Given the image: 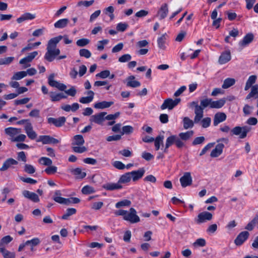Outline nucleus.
<instances>
[{
    "mask_svg": "<svg viewBox=\"0 0 258 258\" xmlns=\"http://www.w3.org/2000/svg\"><path fill=\"white\" fill-rule=\"evenodd\" d=\"M212 99L211 98H205L203 100H201L200 101V107L202 109V111L204 112V109L207 107H209L211 108Z\"/></svg>",
    "mask_w": 258,
    "mask_h": 258,
    "instance_id": "nucleus-40",
    "label": "nucleus"
},
{
    "mask_svg": "<svg viewBox=\"0 0 258 258\" xmlns=\"http://www.w3.org/2000/svg\"><path fill=\"white\" fill-rule=\"evenodd\" d=\"M254 39V35L251 33L247 34L243 39L239 42V45L241 47H245L250 44Z\"/></svg>",
    "mask_w": 258,
    "mask_h": 258,
    "instance_id": "nucleus-19",
    "label": "nucleus"
},
{
    "mask_svg": "<svg viewBox=\"0 0 258 258\" xmlns=\"http://www.w3.org/2000/svg\"><path fill=\"white\" fill-rule=\"evenodd\" d=\"M77 212V210L75 208H68L67 209L66 213L63 215L61 217L62 219L68 220L69 217L74 214H75Z\"/></svg>",
    "mask_w": 258,
    "mask_h": 258,
    "instance_id": "nucleus-42",
    "label": "nucleus"
},
{
    "mask_svg": "<svg viewBox=\"0 0 258 258\" xmlns=\"http://www.w3.org/2000/svg\"><path fill=\"white\" fill-rule=\"evenodd\" d=\"M85 143V140L82 135H77L73 137L72 145L73 146H82Z\"/></svg>",
    "mask_w": 258,
    "mask_h": 258,
    "instance_id": "nucleus-29",
    "label": "nucleus"
},
{
    "mask_svg": "<svg viewBox=\"0 0 258 258\" xmlns=\"http://www.w3.org/2000/svg\"><path fill=\"white\" fill-rule=\"evenodd\" d=\"M79 54L81 56L85 57L86 58H88L91 57V52L87 49H81L79 50Z\"/></svg>",
    "mask_w": 258,
    "mask_h": 258,
    "instance_id": "nucleus-53",
    "label": "nucleus"
},
{
    "mask_svg": "<svg viewBox=\"0 0 258 258\" xmlns=\"http://www.w3.org/2000/svg\"><path fill=\"white\" fill-rule=\"evenodd\" d=\"M14 60V57L10 56L0 59V65H9Z\"/></svg>",
    "mask_w": 258,
    "mask_h": 258,
    "instance_id": "nucleus-46",
    "label": "nucleus"
},
{
    "mask_svg": "<svg viewBox=\"0 0 258 258\" xmlns=\"http://www.w3.org/2000/svg\"><path fill=\"white\" fill-rule=\"evenodd\" d=\"M132 58V56L129 54H123L118 58V61L120 62H125L130 61Z\"/></svg>",
    "mask_w": 258,
    "mask_h": 258,
    "instance_id": "nucleus-64",
    "label": "nucleus"
},
{
    "mask_svg": "<svg viewBox=\"0 0 258 258\" xmlns=\"http://www.w3.org/2000/svg\"><path fill=\"white\" fill-rule=\"evenodd\" d=\"M36 141L37 142H41L43 144H56L59 143L58 140L47 135L40 136Z\"/></svg>",
    "mask_w": 258,
    "mask_h": 258,
    "instance_id": "nucleus-9",
    "label": "nucleus"
},
{
    "mask_svg": "<svg viewBox=\"0 0 258 258\" xmlns=\"http://www.w3.org/2000/svg\"><path fill=\"white\" fill-rule=\"evenodd\" d=\"M168 11V5L164 4L158 11L157 16L159 17L160 20L163 19L167 16Z\"/></svg>",
    "mask_w": 258,
    "mask_h": 258,
    "instance_id": "nucleus-24",
    "label": "nucleus"
},
{
    "mask_svg": "<svg viewBox=\"0 0 258 258\" xmlns=\"http://www.w3.org/2000/svg\"><path fill=\"white\" fill-rule=\"evenodd\" d=\"M40 243V240L38 238H34L31 240H27L25 242V245H30V247H34L38 245Z\"/></svg>",
    "mask_w": 258,
    "mask_h": 258,
    "instance_id": "nucleus-44",
    "label": "nucleus"
},
{
    "mask_svg": "<svg viewBox=\"0 0 258 258\" xmlns=\"http://www.w3.org/2000/svg\"><path fill=\"white\" fill-rule=\"evenodd\" d=\"M251 98H258V84L254 85L251 87V91L247 95L246 99H249Z\"/></svg>",
    "mask_w": 258,
    "mask_h": 258,
    "instance_id": "nucleus-30",
    "label": "nucleus"
},
{
    "mask_svg": "<svg viewBox=\"0 0 258 258\" xmlns=\"http://www.w3.org/2000/svg\"><path fill=\"white\" fill-rule=\"evenodd\" d=\"M5 132L6 134L14 138V136L21 132V129L10 127L5 128Z\"/></svg>",
    "mask_w": 258,
    "mask_h": 258,
    "instance_id": "nucleus-36",
    "label": "nucleus"
},
{
    "mask_svg": "<svg viewBox=\"0 0 258 258\" xmlns=\"http://www.w3.org/2000/svg\"><path fill=\"white\" fill-rule=\"evenodd\" d=\"M195 121H192L188 117H184L183 118V127L187 130L189 128H192L194 125Z\"/></svg>",
    "mask_w": 258,
    "mask_h": 258,
    "instance_id": "nucleus-38",
    "label": "nucleus"
},
{
    "mask_svg": "<svg viewBox=\"0 0 258 258\" xmlns=\"http://www.w3.org/2000/svg\"><path fill=\"white\" fill-rule=\"evenodd\" d=\"M54 201L60 204H63L66 205H69L72 203V200H71V198H64L61 197H57L54 198Z\"/></svg>",
    "mask_w": 258,
    "mask_h": 258,
    "instance_id": "nucleus-39",
    "label": "nucleus"
},
{
    "mask_svg": "<svg viewBox=\"0 0 258 258\" xmlns=\"http://www.w3.org/2000/svg\"><path fill=\"white\" fill-rule=\"evenodd\" d=\"M109 42L108 39H104L103 40L99 41L97 43V49L99 51L103 50L104 45L107 44Z\"/></svg>",
    "mask_w": 258,
    "mask_h": 258,
    "instance_id": "nucleus-62",
    "label": "nucleus"
},
{
    "mask_svg": "<svg viewBox=\"0 0 258 258\" xmlns=\"http://www.w3.org/2000/svg\"><path fill=\"white\" fill-rule=\"evenodd\" d=\"M25 132L28 137L31 140H34L37 137V134L33 130V127L30 122H28L25 126Z\"/></svg>",
    "mask_w": 258,
    "mask_h": 258,
    "instance_id": "nucleus-16",
    "label": "nucleus"
},
{
    "mask_svg": "<svg viewBox=\"0 0 258 258\" xmlns=\"http://www.w3.org/2000/svg\"><path fill=\"white\" fill-rule=\"evenodd\" d=\"M26 136L24 134H21L15 138H12L11 140L12 142H23L25 140Z\"/></svg>",
    "mask_w": 258,
    "mask_h": 258,
    "instance_id": "nucleus-63",
    "label": "nucleus"
},
{
    "mask_svg": "<svg viewBox=\"0 0 258 258\" xmlns=\"http://www.w3.org/2000/svg\"><path fill=\"white\" fill-rule=\"evenodd\" d=\"M48 123L52 124L56 127H59L63 126L66 121V118L64 116H61L57 118L49 117L47 119Z\"/></svg>",
    "mask_w": 258,
    "mask_h": 258,
    "instance_id": "nucleus-11",
    "label": "nucleus"
},
{
    "mask_svg": "<svg viewBox=\"0 0 258 258\" xmlns=\"http://www.w3.org/2000/svg\"><path fill=\"white\" fill-rule=\"evenodd\" d=\"M164 137L163 135H159L154 139V145L155 150L158 151L160 148V145L163 147V140Z\"/></svg>",
    "mask_w": 258,
    "mask_h": 258,
    "instance_id": "nucleus-33",
    "label": "nucleus"
},
{
    "mask_svg": "<svg viewBox=\"0 0 258 258\" xmlns=\"http://www.w3.org/2000/svg\"><path fill=\"white\" fill-rule=\"evenodd\" d=\"M194 135L193 131H187L185 133H180L178 135V137L181 141H187L190 139Z\"/></svg>",
    "mask_w": 258,
    "mask_h": 258,
    "instance_id": "nucleus-37",
    "label": "nucleus"
},
{
    "mask_svg": "<svg viewBox=\"0 0 258 258\" xmlns=\"http://www.w3.org/2000/svg\"><path fill=\"white\" fill-rule=\"evenodd\" d=\"M206 240L203 238H198L193 243L194 246L203 247L206 245Z\"/></svg>",
    "mask_w": 258,
    "mask_h": 258,
    "instance_id": "nucleus-61",
    "label": "nucleus"
},
{
    "mask_svg": "<svg viewBox=\"0 0 258 258\" xmlns=\"http://www.w3.org/2000/svg\"><path fill=\"white\" fill-rule=\"evenodd\" d=\"M38 52L35 51L31 53H30L28 55L21 59L19 63L21 64H24L26 63L30 62L37 55Z\"/></svg>",
    "mask_w": 258,
    "mask_h": 258,
    "instance_id": "nucleus-25",
    "label": "nucleus"
},
{
    "mask_svg": "<svg viewBox=\"0 0 258 258\" xmlns=\"http://www.w3.org/2000/svg\"><path fill=\"white\" fill-rule=\"evenodd\" d=\"M212 218L213 215L211 213L205 211L199 214L195 220L197 224H201L207 221H210Z\"/></svg>",
    "mask_w": 258,
    "mask_h": 258,
    "instance_id": "nucleus-8",
    "label": "nucleus"
},
{
    "mask_svg": "<svg viewBox=\"0 0 258 258\" xmlns=\"http://www.w3.org/2000/svg\"><path fill=\"white\" fill-rule=\"evenodd\" d=\"M134 128L131 125L123 126L122 128V132H121V135H129L133 132Z\"/></svg>",
    "mask_w": 258,
    "mask_h": 258,
    "instance_id": "nucleus-48",
    "label": "nucleus"
},
{
    "mask_svg": "<svg viewBox=\"0 0 258 258\" xmlns=\"http://www.w3.org/2000/svg\"><path fill=\"white\" fill-rule=\"evenodd\" d=\"M107 114L106 112H101L90 117V121L99 125H103L105 120V116Z\"/></svg>",
    "mask_w": 258,
    "mask_h": 258,
    "instance_id": "nucleus-7",
    "label": "nucleus"
},
{
    "mask_svg": "<svg viewBox=\"0 0 258 258\" xmlns=\"http://www.w3.org/2000/svg\"><path fill=\"white\" fill-rule=\"evenodd\" d=\"M231 52L229 50L223 52L219 58V63L221 64H225L231 60Z\"/></svg>",
    "mask_w": 258,
    "mask_h": 258,
    "instance_id": "nucleus-14",
    "label": "nucleus"
},
{
    "mask_svg": "<svg viewBox=\"0 0 258 258\" xmlns=\"http://www.w3.org/2000/svg\"><path fill=\"white\" fill-rule=\"evenodd\" d=\"M131 204V202L127 200H124L117 202L115 204V207L116 208H119L121 207L129 206Z\"/></svg>",
    "mask_w": 258,
    "mask_h": 258,
    "instance_id": "nucleus-51",
    "label": "nucleus"
},
{
    "mask_svg": "<svg viewBox=\"0 0 258 258\" xmlns=\"http://www.w3.org/2000/svg\"><path fill=\"white\" fill-rule=\"evenodd\" d=\"M12 240L13 238L10 235L4 236L0 241V247L2 246L4 244L9 243Z\"/></svg>",
    "mask_w": 258,
    "mask_h": 258,
    "instance_id": "nucleus-54",
    "label": "nucleus"
},
{
    "mask_svg": "<svg viewBox=\"0 0 258 258\" xmlns=\"http://www.w3.org/2000/svg\"><path fill=\"white\" fill-rule=\"evenodd\" d=\"M226 119V115L223 112H218L215 114L213 124L217 126L219 123L225 121Z\"/></svg>",
    "mask_w": 258,
    "mask_h": 258,
    "instance_id": "nucleus-22",
    "label": "nucleus"
},
{
    "mask_svg": "<svg viewBox=\"0 0 258 258\" xmlns=\"http://www.w3.org/2000/svg\"><path fill=\"white\" fill-rule=\"evenodd\" d=\"M82 192L83 194L87 195L94 193L95 190L92 186L86 185L82 188Z\"/></svg>",
    "mask_w": 258,
    "mask_h": 258,
    "instance_id": "nucleus-52",
    "label": "nucleus"
},
{
    "mask_svg": "<svg viewBox=\"0 0 258 258\" xmlns=\"http://www.w3.org/2000/svg\"><path fill=\"white\" fill-rule=\"evenodd\" d=\"M226 100L222 98L217 101H213L212 99L211 108H221L225 104Z\"/></svg>",
    "mask_w": 258,
    "mask_h": 258,
    "instance_id": "nucleus-32",
    "label": "nucleus"
},
{
    "mask_svg": "<svg viewBox=\"0 0 258 258\" xmlns=\"http://www.w3.org/2000/svg\"><path fill=\"white\" fill-rule=\"evenodd\" d=\"M165 34H163L161 37H159L157 40L158 47L164 49L165 48Z\"/></svg>",
    "mask_w": 258,
    "mask_h": 258,
    "instance_id": "nucleus-49",
    "label": "nucleus"
},
{
    "mask_svg": "<svg viewBox=\"0 0 258 258\" xmlns=\"http://www.w3.org/2000/svg\"><path fill=\"white\" fill-rule=\"evenodd\" d=\"M133 181H136L141 179L145 173L144 168H140L137 170L130 172Z\"/></svg>",
    "mask_w": 258,
    "mask_h": 258,
    "instance_id": "nucleus-13",
    "label": "nucleus"
},
{
    "mask_svg": "<svg viewBox=\"0 0 258 258\" xmlns=\"http://www.w3.org/2000/svg\"><path fill=\"white\" fill-rule=\"evenodd\" d=\"M35 17L36 16L35 14H32L30 13H26L23 14L20 17L18 18L17 19V22L18 23H21L26 20H33L35 19Z\"/></svg>",
    "mask_w": 258,
    "mask_h": 258,
    "instance_id": "nucleus-28",
    "label": "nucleus"
},
{
    "mask_svg": "<svg viewBox=\"0 0 258 258\" xmlns=\"http://www.w3.org/2000/svg\"><path fill=\"white\" fill-rule=\"evenodd\" d=\"M251 130V127L247 125L234 127L231 130V135L239 136L240 139H243L246 137L247 133Z\"/></svg>",
    "mask_w": 258,
    "mask_h": 258,
    "instance_id": "nucleus-2",
    "label": "nucleus"
},
{
    "mask_svg": "<svg viewBox=\"0 0 258 258\" xmlns=\"http://www.w3.org/2000/svg\"><path fill=\"white\" fill-rule=\"evenodd\" d=\"M224 147V145L222 143H219L218 144L215 148L213 149L210 154V156L212 157H217L219 156H220L222 152L223 149Z\"/></svg>",
    "mask_w": 258,
    "mask_h": 258,
    "instance_id": "nucleus-21",
    "label": "nucleus"
},
{
    "mask_svg": "<svg viewBox=\"0 0 258 258\" xmlns=\"http://www.w3.org/2000/svg\"><path fill=\"white\" fill-rule=\"evenodd\" d=\"M110 75V73L109 70H104L96 74V77L101 79H106Z\"/></svg>",
    "mask_w": 258,
    "mask_h": 258,
    "instance_id": "nucleus-56",
    "label": "nucleus"
},
{
    "mask_svg": "<svg viewBox=\"0 0 258 258\" xmlns=\"http://www.w3.org/2000/svg\"><path fill=\"white\" fill-rule=\"evenodd\" d=\"M201 120L202 126L204 128H207L211 124V119L210 117H207Z\"/></svg>",
    "mask_w": 258,
    "mask_h": 258,
    "instance_id": "nucleus-59",
    "label": "nucleus"
},
{
    "mask_svg": "<svg viewBox=\"0 0 258 258\" xmlns=\"http://www.w3.org/2000/svg\"><path fill=\"white\" fill-rule=\"evenodd\" d=\"M235 83V80L234 79L229 78H227L224 81L222 87L223 89H227L233 86Z\"/></svg>",
    "mask_w": 258,
    "mask_h": 258,
    "instance_id": "nucleus-41",
    "label": "nucleus"
},
{
    "mask_svg": "<svg viewBox=\"0 0 258 258\" xmlns=\"http://www.w3.org/2000/svg\"><path fill=\"white\" fill-rule=\"evenodd\" d=\"M165 144L167 147H170L175 144L177 148H181L184 146V143L181 141L179 138L176 135H171L166 140Z\"/></svg>",
    "mask_w": 258,
    "mask_h": 258,
    "instance_id": "nucleus-3",
    "label": "nucleus"
},
{
    "mask_svg": "<svg viewBox=\"0 0 258 258\" xmlns=\"http://www.w3.org/2000/svg\"><path fill=\"white\" fill-rule=\"evenodd\" d=\"M72 149L75 152L78 153H82L87 151V148L85 147L81 146H73Z\"/></svg>",
    "mask_w": 258,
    "mask_h": 258,
    "instance_id": "nucleus-58",
    "label": "nucleus"
},
{
    "mask_svg": "<svg viewBox=\"0 0 258 258\" xmlns=\"http://www.w3.org/2000/svg\"><path fill=\"white\" fill-rule=\"evenodd\" d=\"M23 196L32 201L33 202L37 203L39 202V198L38 196L35 192H31L29 190H24L22 192Z\"/></svg>",
    "mask_w": 258,
    "mask_h": 258,
    "instance_id": "nucleus-15",
    "label": "nucleus"
},
{
    "mask_svg": "<svg viewBox=\"0 0 258 258\" xmlns=\"http://www.w3.org/2000/svg\"><path fill=\"white\" fill-rule=\"evenodd\" d=\"M0 252L2 253L4 258H15V254L14 252H10L5 248L0 247Z\"/></svg>",
    "mask_w": 258,
    "mask_h": 258,
    "instance_id": "nucleus-43",
    "label": "nucleus"
},
{
    "mask_svg": "<svg viewBox=\"0 0 258 258\" xmlns=\"http://www.w3.org/2000/svg\"><path fill=\"white\" fill-rule=\"evenodd\" d=\"M135 79V76H130L126 79L127 83L126 86L133 88H136L140 86L141 83L138 81L134 80Z\"/></svg>",
    "mask_w": 258,
    "mask_h": 258,
    "instance_id": "nucleus-26",
    "label": "nucleus"
},
{
    "mask_svg": "<svg viewBox=\"0 0 258 258\" xmlns=\"http://www.w3.org/2000/svg\"><path fill=\"white\" fill-rule=\"evenodd\" d=\"M113 104V101H103L95 103L94 105V107L96 109H103L110 107Z\"/></svg>",
    "mask_w": 258,
    "mask_h": 258,
    "instance_id": "nucleus-23",
    "label": "nucleus"
},
{
    "mask_svg": "<svg viewBox=\"0 0 258 258\" xmlns=\"http://www.w3.org/2000/svg\"><path fill=\"white\" fill-rule=\"evenodd\" d=\"M18 164V161L15 160V159L12 158H8L4 162L3 166L0 168V171H6L12 165H17Z\"/></svg>",
    "mask_w": 258,
    "mask_h": 258,
    "instance_id": "nucleus-18",
    "label": "nucleus"
},
{
    "mask_svg": "<svg viewBox=\"0 0 258 258\" xmlns=\"http://www.w3.org/2000/svg\"><path fill=\"white\" fill-rule=\"evenodd\" d=\"M69 20L67 18L60 19L54 24L55 28L62 29L66 27L69 24Z\"/></svg>",
    "mask_w": 258,
    "mask_h": 258,
    "instance_id": "nucleus-31",
    "label": "nucleus"
},
{
    "mask_svg": "<svg viewBox=\"0 0 258 258\" xmlns=\"http://www.w3.org/2000/svg\"><path fill=\"white\" fill-rule=\"evenodd\" d=\"M90 42V40L87 38H82L77 41L76 44L78 46L84 47Z\"/></svg>",
    "mask_w": 258,
    "mask_h": 258,
    "instance_id": "nucleus-55",
    "label": "nucleus"
},
{
    "mask_svg": "<svg viewBox=\"0 0 258 258\" xmlns=\"http://www.w3.org/2000/svg\"><path fill=\"white\" fill-rule=\"evenodd\" d=\"M181 101L180 98H175L173 100L171 98H167L164 101L163 103L161 106L162 110L168 108L169 110L172 109Z\"/></svg>",
    "mask_w": 258,
    "mask_h": 258,
    "instance_id": "nucleus-6",
    "label": "nucleus"
},
{
    "mask_svg": "<svg viewBox=\"0 0 258 258\" xmlns=\"http://www.w3.org/2000/svg\"><path fill=\"white\" fill-rule=\"evenodd\" d=\"M27 76V73L25 71L18 72L14 74L12 77V80H19Z\"/></svg>",
    "mask_w": 258,
    "mask_h": 258,
    "instance_id": "nucleus-45",
    "label": "nucleus"
},
{
    "mask_svg": "<svg viewBox=\"0 0 258 258\" xmlns=\"http://www.w3.org/2000/svg\"><path fill=\"white\" fill-rule=\"evenodd\" d=\"M24 171L28 174H33L35 172V169L30 164H26L24 166Z\"/></svg>",
    "mask_w": 258,
    "mask_h": 258,
    "instance_id": "nucleus-60",
    "label": "nucleus"
},
{
    "mask_svg": "<svg viewBox=\"0 0 258 258\" xmlns=\"http://www.w3.org/2000/svg\"><path fill=\"white\" fill-rule=\"evenodd\" d=\"M257 77L255 75L250 76L246 81L244 90L245 91L248 90L250 88H251L252 85L255 83Z\"/></svg>",
    "mask_w": 258,
    "mask_h": 258,
    "instance_id": "nucleus-35",
    "label": "nucleus"
},
{
    "mask_svg": "<svg viewBox=\"0 0 258 258\" xmlns=\"http://www.w3.org/2000/svg\"><path fill=\"white\" fill-rule=\"evenodd\" d=\"M249 235V233L246 231L240 232L234 240V243L237 246L241 245L248 238Z\"/></svg>",
    "mask_w": 258,
    "mask_h": 258,
    "instance_id": "nucleus-12",
    "label": "nucleus"
},
{
    "mask_svg": "<svg viewBox=\"0 0 258 258\" xmlns=\"http://www.w3.org/2000/svg\"><path fill=\"white\" fill-rule=\"evenodd\" d=\"M50 100L52 102L59 101L62 99L67 98V96L63 93H56L55 92H50L49 93Z\"/></svg>",
    "mask_w": 258,
    "mask_h": 258,
    "instance_id": "nucleus-20",
    "label": "nucleus"
},
{
    "mask_svg": "<svg viewBox=\"0 0 258 258\" xmlns=\"http://www.w3.org/2000/svg\"><path fill=\"white\" fill-rule=\"evenodd\" d=\"M57 167L54 166H49L44 171L48 175L53 174L57 171Z\"/></svg>",
    "mask_w": 258,
    "mask_h": 258,
    "instance_id": "nucleus-57",
    "label": "nucleus"
},
{
    "mask_svg": "<svg viewBox=\"0 0 258 258\" xmlns=\"http://www.w3.org/2000/svg\"><path fill=\"white\" fill-rule=\"evenodd\" d=\"M39 162L44 165L48 166V167L52 164V161L50 158L44 157H41L39 159Z\"/></svg>",
    "mask_w": 258,
    "mask_h": 258,
    "instance_id": "nucleus-47",
    "label": "nucleus"
},
{
    "mask_svg": "<svg viewBox=\"0 0 258 258\" xmlns=\"http://www.w3.org/2000/svg\"><path fill=\"white\" fill-rule=\"evenodd\" d=\"M70 171L78 179H83L86 176V173L85 172H82L80 168H72L70 169Z\"/></svg>",
    "mask_w": 258,
    "mask_h": 258,
    "instance_id": "nucleus-27",
    "label": "nucleus"
},
{
    "mask_svg": "<svg viewBox=\"0 0 258 258\" xmlns=\"http://www.w3.org/2000/svg\"><path fill=\"white\" fill-rule=\"evenodd\" d=\"M123 219L132 224L137 223L140 221V217L137 215L136 210L133 208H130L129 211H127Z\"/></svg>",
    "mask_w": 258,
    "mask_h": 258,
    "instance_id": "nucleus-4",
    "label": "nucleus"
},
{
    "mask_svg": "<svg viewBox=\"0 0 258 258\" xmlns=\"http://www.w3.org/2000/svg\"><path fill=\"white\" fill-rule=\"evenodd\" d=\"M63 38L64 42L66 44H70L72 42L68 36L59 35L57 37L50 39L47 43L46 47V52L44 55V58L49 62H52L60 53V50L56 47L57 43Z\"/></svg>",
    "mask_w": 258,
    "mask_h": 258,
    "instance_id": "nucleus-1",
    "label": "nucleus"
},
{
    "mask_svg": "<svg viewBox=\"0 0 258 258\" xmlns=\"http://www.w3.org/2000/svg\"><path fill=\"white\" fill-rule=\"evenodd\" d=\"M54 74H50L48 78V83L50 86L56 88V86L57 85L59 82L54 80Z\"/></svg>",
    "mask_w": 258,
    "mask_h": 258,
    "instance_id": "nucleus-50",
    "label": "nucleus"
},
{
    "mask_svg": "<svg viewBox=\"0 0 258 258\" xmlns=\"http://www.w3.org/2000/svg\"><path fill=\"white\" fill-rule=\"evenodd\" d=\"M132 177L131 176L130 172H127L122 175L119 180L118 182L121 185L122 183H127L131 181Z\"/></svg>",
    "mask_w": 258,
    "mask_h": 258,
    "instance_id": "nucleus-34",
    "label": "nucleus"
},
{
    "mask_svg": "<svg viewBox=\"0 0 258 258\" xmlns=\"http://www.w3.org/2000/svg\"><path fill=\"white\" fill-rule=\"evenodd\" d=\"M190 107L195 106V116L194 121L195 123H199L204 116V112L201 108L200 105L198 104V102L192 101L189 103Z\"/></svg>",
    "mask_w": 258,
    "mask_h": 258,
    "instance_id": "nucleus-5",
    "label": "nucleus"
},
{
    "mask_svg": "<svg viewBox=\"0 0 258 258\" xmlns=\"http://www.w3.org/2000/svg\"><path fill=\"white\" fill-rule=\"evenodd\" d=\"M102 187L107 190H114L120 189L122 188V186L119 184L118 181L116 183H107L102 185Z\"/></svg>",
    "mask_w": 258,
    "mask_h": 258,
    "instance_id": "nucleus-17",
    "label": "nucleus"
},
{
    "mask_svg": "<svg viewBox=\"0 0 258 258\" xmlns=\"http://www.w3.org/2000/svg\"><path fill=\"white\" fill-rule=\"evenodd\" d=\"M180 182L182 187H185L192 184V179L189 172H185L183 175L180 177Z\"/></svg>",
    "mask_w": 258,
    "mask_h": 258,
    "instance_id": "nucleus-10",
    "label": "nucleus"
}]
</instances>
